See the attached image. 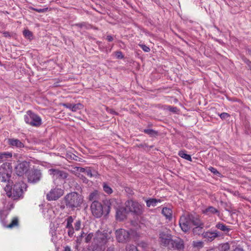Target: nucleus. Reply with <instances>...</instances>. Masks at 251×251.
Instances as JSON below:
<instances>
[{
	"mask_svg": "<svg viewBox=\"0 0 251 251\" xmlns=\"http://www.w3.org/2000/svg\"><path fill=\"white\" fill-rule=\"evenodd\" d=\"M26 184L23 181L16 183L12 187L6 185L4 189L7 197L13 200H18L24 197V193L26 191Z\"/></svg>",
	"mask_w": 251,
	"mask_h": 251,
	"instance_id": "1",
	"label": "nucleus"
},
{
	"mask_svg": "<svg viewBox=\"0 0 251 251\" xmlns=\"http://www.w3.org/2000/svg\"><path fill=\"white\" fill-rule=\"evenodd\" d=\"M66 207L74 210L80 207L83 202L82 196L77 192H73L67 194L63 198Z\"/></svg>",
	"mask_w": 251,
	"mask_h": 251,
	"instance_id": "2",
	"label": "nucleus"
},
{
	"mask_svg": "<svg viewBox=\"0 0 251 251\" xmlns=\"http://www.w3.org/2000/svg\"><path fill=\"white\" fill-rule=\"evenodd\" d=\"M110 202L106 201L103 205L99 201H93L90 208L93 215L97 218L101 217L103 215L107 216L110 211Z\"/></svg>",
	"mask_w": 251,
	"mask_h": 251,
	"instance_id": "3",
	"label": "nucleus"
},
{
	"mask_svg": "<svg viewBox=\"0 0 251 251\" xmlns=\"http://www.w3.org/2000/svg\"><path fill=\"white\" fill-rule=\"evenodd\" d=\"M12 167L10 163H3L0 167V179L2 182H7L9 184L13 182L10 180Z\"/></svg>",
	"mask_w": 251,
	"mask_h": 251,
	"instance_id": "4",
	"label": "nucleus"
},
{
	"mask_svg": "<svg viewBox=\"0 0 251 251\" xmlns=\"http://www.w3.org/2000/svg\"><path fill=\"white\" fill-rule=\"evenodd\" d=\"M25 122L32 126L39 127L42 124L41 118L31 110H28L24 116Z\"/></svg>",
	"mask_w": 251,
	"mask_h": 251,
	"instance_id": "5",
	"label": "nucleus"
},
{
	"mask_svg": "<svg viewBox=\"0 0 251 251\" xmlns=\"http://www.w3.org/2000/svg\"><path fill=\"white\" fill-rule=\"evenodd\" d=\"M125 204L128 213L130 212L135 215L142 213V207L138 202L131 200L126 201Z\"/></svg>",
	"mask_w": 251,
	"mask_h": 251,
	"instance_id": "6",
	"label": "nucleus"
},
{
	"mask_svg": "<svg viewBox=\"0 0 251 251\" xmlns=\"http://www.w3.org/2000/svg\"><path fill=\"white\" fill-rule=\"evenodd\" d=\"M159 236L161 245L168 248L173 240L171 230L167 228H163L160 230Z\"/></svg>",
	"mask_w": 251,
	"mask_h": 251,
	"instance_id": "7",
	"label": "nucleus"
},
{
	"mask_svg": "<svg viewBox=\"0 0 251 251\" xmlns=\"http://www.w3.org/2000/svg\"><path fill=\"white\" fill-rule=\"evenodd\" d=\"M30 163L29 162L24 161L18 163L15 166V173L19 176H27V172L30 171Z\"/></svg>",
	"mask_w": 251,
	"mask_h": 251,
	"instance_id": "8",
	"label": "nucleus"
},
{
	"mask_svg": "<svg viewBox=\"0 0 251 251\" xmlns=\"http://www.w3.org/2000/svg\"><path fill=\"white\" fill-rule=\"evenodd\" d=\"M107 242V236L104 234H100L97 236L93 239L92 247L93 250H102Z\"/></svg>",
	"mask_w": 251,
	"mask_h": 251,
	"instance_id": "9",
	"label": "nucleus"
},
{
	"mask_svg": "<svg viewBox=\"0 0 251 251\" xmlns=\"http://www.w3.org/2000/svg\"><path fill=\"white\" fill-rule=\"evenodd\" d=\"M42 176V174L40 170L33 168L27 172L26 176L28 182L34 184L40 180Z\"/></svg>",
	"mask_w": 251,
	"mask_h": 251,
	"instance_id": "10",
	"label": "nucleus"
},
{
	"mask_svg": "<svg viewBox=\"0 0 251 251\" xmlns=\"http://www.w3.org/2000/svg\"><path fill=\"white\" fill-rule=\"evenodd\" d=\"M64 194V191L61 188H54L51 189L47 194V200L49 201H56L60 198Z\"/></svg>",
	"mask_w": 251,
	"mask_h": 251,
	"instance_id": "11",
	"label": "nucleus"
},
{
	"mask_svg": "<svg viewBox=\"0 0 251 251\" xmlns=\"http://www.w3.org/2000/svg\"><path fill=\"white\" fill-rule=\"evenodd\" d=\"M116 238L119 242L125 243L129 241L130 232L124 229H120L116 231Z\"/></svg>",
	"mask_w": 251,
	"mask_h": 251,
	"instance_id": "12",
	"label": "nucleus"
},
{
	"mask_svg": "<svg viewBox=\"0 0 251 251\" xmlns=\"http://www.w3.org/2000/svg\"><path fill=\"white\" fill-rule=\"evenodd\" d=\"M116 209V219L119 221H123L126 218V215L128 211L126 210V206H118L115 207Z\"/></svg>",
	"mask_w": 251,
	"mask_h": 251,
	"instance_id": "13",
	"label": "nucleus"
},
{
	"mask_svg": "<svg viewBox=\"0 0 251 251\" xmlns=\"http://www.w3.org/2000/svg\"><path fill=\"white\" fill-rule=\"evenodd\" d=\"M191 222L188 220V215L185 216H182L179 221V225L182 231L187 232L190 229Z\"/></svg>",
	"mask_w": 251,
	"mask_h": 251,
	"instance_id": "14",
	"label": "nucleus"
},
{
	"mask_svg": "<svg viewBox=\"0 0 251 251\" xmlns=\"http://www.w3.org/2000/svg\"><path fill=\"white\" fill-rule=\"evenodd\" d=\"M50 174L52 175L56 179H66L68 174L64 171L58 169H51L49 170Z\"/></svg>",
	"mask_w": 251,
	"mask_h": 251,
	"instance_id": "15",
	"label": "nucleus"
},
{
	"mask_svg": "<svg viewBox=\"0 0 251 251\" xmlns=\"http://www.w3.org/2000/svg\"><path fill=\"white\" fill-rule=\"evenodd\" d=\"M168 248L176 249L179 251L182 250L184 249L183 241L180 238L175 240L173 239Z\"/></svg>",
	"mask_w": 251,
	"mask_h": 251,
	"instance_id": "16",
	"label": "nucleus"
},
{
	"mask_svg": "<svg viewBox=\"0 0 251 251\" xmlns=\"http://www.w3.org/2000/svg\"><path fill=\"white\" fill-rule=\"evenodd\" d=\"M202 236L207 242H212L216 238L221 236V233L217 230L213 232L206 231L202 233Z\"/></svg>",
	"mask_w": 251,
	"mask_h": 251,
	"instance_id": "17",
	"label": "nucleus"
},
{
	"mask_svg": "<svg viewBox=\"0 0 251 251\" xmlns=\"http://www.w3.org/2000/svg\"><path fill=\"white\" fill-rule=\"evenodd\" d=\"M188 220L191 222V224H192L193 225L196 226H202V224L203 223L199 218L198 215H196L195 214L190 213L188 214Z\"/></svg>",
	"mask_w": 251,
	"mask_h": 251,
	"instance_id": "18",
	"label": "nucleus"
},
{
	"mask_svg": "<svg viewBox=\"0 0 251 251\" xmlns=\"http://www.w3.org/2000/svg\"><path fill=\"white\" fill-rule=\"evenodd\" d=\"M8 144L12 148H22L24 147V144L20 140L16 138H9L7 141Z\"/></svg>",
	"mask_w": 251,
	"mask_h": 251,
	"instance_id": "19",
	"label": "nucleus"
},
{
	"mask_svg": "<svg viewBox=\"0 0 251 251\" xmlns=\"http://www.w3.org/2000/svg\"><path fill=\"white\" fill-rule=\"evenodd\" d=\"M215 227L223 231L224 233L226 235H229V232L231 231V229L228 226H226L222 223L219 222L216 225Z\"/></svg>",
	"mask_w": 251,
	"mask_h": 251,
	"instance_id": "20",
	"label": "nucleus"
},
{
	"mask_svg": "<svg viewBox=\"0 0 251 251\" xmlns=\"http://www.w3.org/2000/svg\"><path fill=\"white\" fill-rule=\"evenodd\" d=\"M203 213L208 215L216 214L219 216L220 214L219 211L213 206L208 207L203 211Z\"/></svg>",
	"mask_w": 251,
	"mask_h": 251,
	"instance_id": "21",
	"label": "nucleus"
},
{
	"mask_svg": "<svg viewBox=\"0 0 251 251\" xmlns=\"http://www.w3.org/2000/svg\"><path fill=\"white\" fill-rule=\"evenodd\" d=\"M162 214L166 217V219L171 220L172 218V210L170 208L164 207L162 210Z\"/></svg>",
	"mask_w": 251,
	"mask_h": 251,
	"instance_id": "22",
	"label": "nucleus"
},
{
	"mask_svg": "<svg viewBox=\"0 0 251 251\" xmlns=\"http://www.w3.org/2000/svg\"><path fill=\"white\" fill-rule=\"evenodd\" d=\"M99 198V195L98 191H94L91 193L88 196V200L90 201H98Z\"/></svg>",
	"mask_w": 251,
	"mask_h": 251,
	"instance_id": "23",
	"label": "nucleus"
},
{
	"mask_svg": "<svg viewBox=\"0 0 251 251\" xmlns=\"http://www.w3.org/2000/svg\"><path fill=\"white\" fill-rule=\"evenodd\" d=\"M178 155L182 157L187 160L192 161L191 156L189 154H188L186 153V151L184 150L180 151L178 152Z\"/></svg>",
	"mask_w": 251,
	"mask_h": 251,
	"instance_id": "24",
	"label": "nucleus"
},
{
	"mask_svg": "<svg viewBox=\"0 0 251 251\" xmlns=\"http://www.w3.org/2000/svg\"><path fill=\"white\" fill-rule=\"evenodd\" d=\"M85 174L90 177H92L93 176L97 177L99 176V174L97 171L94 170L93 172H92L90 168H87Z\"/></svg>",
	"mask_w": 251,
	"mask_h": 251,
	"instance_id": "25",
	"label": "nucleus"
},
{
	"mask_svg": "<svg viewBox=\"0 0 251 251\" xmlns=\"http://www.w3.org/2000/svg\"><path fill=\"white\" fill-rule=\"evenodd\" d=\"M229 249L230 245L227 242L220 244L218 247L219 251H228Z\"/></svg>",
	"mask_w": 251,
	"mask_h": 251,
	"instance_id": "26",
	"label": "nucleus"
},
{
	"mask_svg": "<svg viewBox=\"0 0 251 251\" xmlns=\"http://www.w3.org/2000/svg\"><path fill=\"white\" fill-rule=\"evenodd\" d=\"M160 200H157L156 199H150L146 201L147 206L150 207L151 206H155L158 202H160Z\"/></svg>",
	"mask_w": 251,
	"mask_h": 251,
	"instance_id": "27",
	"label": "nucleus"
},
{
	"mask_svg": "<svg viewBox=\"0 0 251 251\" xmlns=\"http://www.w3.org/2000/svg\"><path fill=\"white\" fill-rule=\"evenodd\" d=\"M19 225V219L17 217H14L11 222V223L6 226L4 225L6 227L12 228L16 226Z\"/></svg>",
	"mask_w": 251,
	"mask_h": 251,
	"instance_id": "28",
	"label": "nucleus"
},
{
	"mask_svg": "<svg viewBox=\"0 0 251 251\" xmlns=\"http://www.w3.org/2000/svg\"><path fill=\"white\" fill-rule=\"evenodd\" d=\"M74 25L81 28L84 27L86 29H90L93 27V26L89 24L86 22L75 24Z\"/></svg>",
	"mask_w": 251,
	"mask_h": 251,
	"instance_id": "29",
	"label": "nucleus"
},
{
	"mask_svg": "<svg viewBox=\"0 0 251 251\" xmlns=\"http://www.w3.org/2000/svg\"><path fill=\"white\" fill-rule=\"evenodd\" d=\"M204 227V223L202 226H196L193 229V232L196 235H200L202 232V229Z\"/></svg>",
	"mask_w": 251,
	"mask_h": 251,
	"instance_id": "30",
	"label": "nucleus"
},
{
	"mask_svg": "<svg viewBox=\"0 0 251 251\" xmlns=\"http://www.w3.org/2000/svg\"><path fill=\"white\" fill-rule=\"evenodd\" d=\"M143 131L151 137L156 136L158 135V132L152 129H145Z\"/></svg>",
	"mask_w": 251,
	"mask_h": 251,
	"instance_id": "31",
	"label": "nucleus"
},
{
	"mask_svg": "<svg viewBox=\"0 0 251 251\" xmlns=\"http://www.w3.org/2000/svg\"><path fill=\"white\" fill-rule=\"evenodd\" d=\"M103 191L107 194H111L113 192L112 188L105 182L103 183Z\"/></svg>",
	"mask_w": 251,
	"mask_h": 251,
	"instance_id": "32",
	"label": "nucleus"
},
{
	"mask_svg": "<svg viewBox=\"0 0 251 251\" xmlns=\"http://www.w3.org/2000/svg\"><path fill=\"white\" fill-rule=\"evenodd\" d=\"M67 221V225L66 226V228H71L73 226L72 223L74 222V219L72 216H69L66 220Z\"/></svg>",
	"mask_w": 251,
	"mask_h": 251,
	"instance_id": "33",
	"label": "nucleus"
},
{
	"mask_svg": "<svg viewBox=\"0 0 251 251\" xmlns=\"http://www.w3.org/2000/svg\"><path fill=\"white\" fill-rule=\"evenodd\" d=\"M23 34L25 37L28 39L31 40L32 39L33 34L28 29H25L23 31Z\"/></svg>",
	"mask_w": 251,
	"mask_h": 251,
	"instance_id": "34",
	"label": "nucleus"
},
{
	"mask_svg": "<svg viewBox=\"0 0 251 251\" xmlns=\"http://www.w3.org/2000/svg\"><path fill=\"white\" fill-rule=\"evenodd\" d=\"M82 104L80 103L73 104L71 111H72L73 112H76L77 110L81 109L82 108Z\"/></svg>",
	"mask_w": 251,
	"mask_h": 251,
	"instance_id": "35",
	"label": "nucleus"
},
{
	"mask_svg": "<svg viewBox=\"0 0 251 251\" xmlns=\"http://www.w3.org/2000/svg\"><path fill=\"white\" fill-rule=\"evenodd\" d=\"M12 156V153L11 152H2L0 153V159H7L8 158L11 157Z\"/></svg>",
	"mask_w": 251,
	"mask_h": 251,
	"instance_id": "36",
	"label": "nucleus"
},
{
	"mask_svg": "<svg viewBox=\"0 0 251 251\" xmlns=\"http://www.w3.org/2000/svg\"><path fill=\"white\" fill-rule=\"evenodd\" d=\"M29 9L32 10L33 11H36L38 13H44V12H47L48 10V8H47V7L45 8L38 9V8H34L33 7H29Z\"/></svg>",
	"mask_w": 251,
	"mask_h": 251,
	"instance_id": "37",
	"label": "nucleus"
},
{
	"mask_svg": "<svg viewBox=\"0 0 251 251\" xmlns=\"http://www.w3.org/2000/svg\"><path fill=\"white\" fill-rule=\"evenodd\" d=\"M81 221L80 220H77L75 223L74 227L76 231L79 230L81 228Z\"/></svg>",
	"mask_w": 251,
	"mask_h": 251,
	"instance_id": "38",
	"label": "nucleus"
},
{
	"mask_svg": "<svg viewBox=\"0 0 251 251\" xmlns=\"http://www.w3.org/2000/svg\"><path fill=\"white\" fill-rule=\"evenodd\" d=\"M166 109L174 113H176L178 111L176 107H173L170 105L167 106Z\"/></svg>",
	"mask_w": 251,
	"mask_h": 251,
	"instance_id": "39",
	"label": "nucleus"
},
{
	"mask_svg": "<svg viewBox=\"0 0 251 251\" xmlns=\"http://www.w3.org/2000/svg\"><path fill=\"white\" fill-rule=\"evenodd\" d=\"M209 170L210 171L211 173H213L214 175L217 176H220L221 175V173L215 168L210 167L209 168Z\"/></svg>",
	"mask_w": 251,
	"mask_h": 251,
	"instance_id": "40",
	"label": "nucleus"
},
{
	"mask_svg": "<svg viewBox=\"0 0 251 251\" xmlns=\"http://www.w3.org/2000/svg\"><path fill=\"white\" fill-rule=\"evenodd\" d=\"M219 115L222 120H226L230 116L228 113L226 112L222 113Z\"/></svg>",
	"mask_w": 251,
	"mask_h": 251,
	"instance_id": "41",
	"label": "nucleus"
},
{
	"mask_svg": "<svg viewBox=\"0 0 251 251\" xmlns=\"http://www.w3.org/2000/svg\"><path fill=\"white\" fill-rule=\"evenodd\" d=\"M126 251H138L137 247L134 245H129L126 248Z\"/></svg>",
	"mask_w": 251,
	"mask_h": 251,
	"instance_id": "42",
	"label": "nucleus"
},
{
	"mask_svg": "<svg viewBox=\"0 0 251 251\" xmlns=\"http://www.w3.org/2000/svg\"><path fill=\"white\" fill-rule=\"evenodd\" d=\"M93 236V233H89V234L86 236V237H85V242L86 243H88L90 242L91 241V240H92Z\"/></svg>",
	"mask_w": 251,
	"mask_h": 251,
	"instance_id": "43",
	"label": "nucleus"
},
{
	"mask_svg": "<svg viewBox=\"0 0 251 251\" xmlns=\"http://www.w3.org/2000/svg\"><path fill=\"white\" fill-rule=\"evenodd\" d=\"M115 56L118 59H123L124 57L122 51H117L115 52Z\"/></svg>",
	"mask_w": 251,
	"mask_h": 251,
	"instance_id": "44",
	"label": "nucleus"
},
{
	"mask_svg": "<svg viewBox=\"0 0 251 251\" xmlns=\"http://www.w3.org/2000/svg\"><path fill=\"white\" fill-rule=\"evenodd\" d=\"M84 234V232L83 231H82L81 233V234L77 237L76 242L77 244H80L82 241V238L83 237V235Z\"/></svg>",
	"mask_w": 251,
	"mask_h": 251,
	"instance_id": "45",
	"label": "nucleus"
},
{
	"mask_svg": "<svg viewBox=\"0 0 251 251\" xmlns=\"http://www.w3.org/2000/svg\"><path fill=\"white\" fill-rule=\"evenodd\" d=\"M141 48L145 52H148L150 51V49L149 47L145 45H139Z\"/></svg>",
	"mask_w": 251,
	"mask_h": 251,
	"instance_id": "46",
	"label": "nucleus"
},
{
	"mask_svg": "<svg viewBox=\"0 0 251 251\" xmlns=\"http://www.w3.org/2000/svg\"><path fill=\"white\" fill-rule=\"evenodd\" d=\"M242 59L244 63L248 65L249 69L251 67V61L249 59L245 57Z\"/></svg>",
	"mask_w": 251,
	"mask_h": 251,
	"instance_id": "47",
	"label": "nucleus"
},
{
	"mask_svg": "<svg viewBox=\"0 0 251 251\" xmlns=\"http://www.w3.org/2000/svg\"><path fill=\"white\" fill-rule=\"evenodd\" d=\"M68 236L70 237H72L74 234L75 228H74V227H72L71 228H68Z\"/></svg>",
	"mask_w": 251,
	"mask_h": 251,
	"instance_id": "48",
	"label": "nucleus"
},
{
	"mask_svg": "<svg viewBox=\"0 0 251 251\" xmlns=\"http://www.w3.org/2000/svg\"><path fill=\"white\" fill-rule=\"evenodd\" d=\"M60 104L67 108L70 109L71 110L72 109L73 104L70 103H62Z\"/></svg>",
	"mask_w": 251,
	"mask_h": 251,
	"instance_id": "49",
	"label": "nucleus"
},
{
	"mask_svg": "<svg viewBox=\"0 0 251 251\" xmlns=\"http://www.w3.org/2000/svg\"><path fill=\"white\" fill-rule=\"evenodd\" d=\"M138 147L139 148H148L149 146L147 144H140L139 145H138ZM153 147V146H151L149 147V148L150 149H151Z\"/></svg>",
	"mask_w": 251,
	"mask_h": 251,
	"instance_id": "50",
	"label": "nucleus"
},
{
	"mask_svg": "<svg viewBox=\"0 0 251 251\" xmlns=\"http://www.w3.org/2000/svg\"><path fill=\"white\" fill-rule=\"evenodd\" d=\"M232 251H244V249L240 246H237Z\"/></svg>",
	"mask_w": 251,
	"mask_h": 251,
	"instance_id": "51",
	"label": "nucleus"
},
{
	"mask_svg": "<svg viewBox=\"0 0 251 251\" xmlns=\"http://www.w3.org/2000/svg\"><path fill=\"white\" fill-rule=\"evenodd\" d=\"M106 39L108 42H112L113 40V38L111 35H107Z\"/></svg>",
	"mask_w": 251,
	"mask_h": 251,
	"instance_id": "52",
	"label": "nucleus"
},
{
	"mask_svg": "<svg viewBox=\"0 0 251 251\" xmlns=\"http://www.w3.org/2000/svg\"><path fill=\"white\" fill-rule=\"evenodd\" d=\"M86 169H87V168H84L80 167V168H79L78 169V170L80 172H81V173H85Z\"/></svg>",
	"mask_w": 251,
	"mask_h": 251,
	"instance_id": "53",
	"label": "nucleus"
},
{
	"mask_svg": "<svg viewBox=\"0 0 251 251\" xmlns=\"http://www.w3.org/2000/svg\"><path fill=\"white\" fill-rule=\"evenodd\" d=\"M110 113L112 114H114V115H118V113L116 112L115 111H114L113 109H109V111H108Z\"/></svg>",
	"mask_w": 251,
	"mask_h": 251,
	"instance_id": "54",
	"label": "nucleus"
},
{
	"mask_svg": "<svg viewBox=\"0 0 251 251\" xmlns=\"http://www.w3.org/2000/svg\"><path fill=\"white\" fill-rule=\"evenodd\" d=\"M106 251H115L114 246H112L108 248Z\"/></svg>",
	"mask_w": 251,
	"mask_h": 251,
	"instance_id": "55",
	"label": "nucleus"
},
{
	"mask_svg": "<svg viewBox=\"0 0 251 251\" xmlns=\"http://www.w3.org/2000/svg\"><path fill=\"white\" fill-rule=\"evenodd\" d=\"M63 251H71V248L69 246H67L64 248Z\"/></svg>",
	"mask_w": 251,
	"mask_h": 251,
	"instance_id": "56",
	"label": "nucleus"
},
{
	"mask_svg": "<svg viewBox=\"0 0 251 251\" xmlns=\"http://www.w3.org/2000/svg\"><path fill=\"white\" fill-rule=\"evenodd\" d=\"M3 34L4 35V36L5 37H10V36L9 32H7V31L4 32L3 33Z\"/></svg>",
	"mask_w": 251,
	"mask_h": 251,
	"instance_id": "57",
	"label": "nucleus"
},
{
	"mask_svg": "<svg viewBox=\"0 0 251 251\" xmlns=\"http://www.w3.org/2000/svg\"><path fill=\"white\" fill-rule=\"evenodd\" d=\"M152 1H154L158 5H159L160 4V2L159 0H152Z\"/></svg>",
	"mask_w": 251,
	"mask_h": 251,
	"instance_id": "58",
	"label": "nucleus"
},
{
	"mask_svg": "<svg viewBox=\"0 0 251 251\" xmlns=\"http://www.w3.org/2000/svg\"><path fill=\"white\" fill-rule=\"evenodd\" d=\"M66 207V204H62V205H61V206H60V208H61V209H64L65 208V207Z\"/></svg>",
	"mask_w": 251,
	"mask_h": 251,
	"instance_id": "59",
	"label": "nucleus"
},
{
	"mask_svg": "<svg viewBox=\"0 0 251 251\" xmlns=\"http://www.w3.org/2000/svg\"><path fill=\"white\" fill-rule=\"evenodd\" d=\"M202 244V243L201 242H199L197 243V244L196 245V246H201Z\"/></svg>",
	"mask_w": 251,
	"mask_h": 251,
	"instance_id": "60",
	"label": "nucleus"
},
{
	"mask_svg": "<svg viewBox=\"0 0 251 251\" xmlns=\"http://www.w3.org/2000/svg\"><path fill=\"white\" fill-rule=\"evenodd\" d=\"M248 51L250 54H251V49H248Z\"/></svg>",
	"mask_w": 251,
	"mask_h": 251,
	"instance_id": "61",
	"label": "nucleus"
},
{
	"mask_svg": "<svg viewBox=\"0 0 251 251\" xmlns=\"http://www.w3.org/2000/svg\"><path fill=\"white\" fill-rule=\"evenodd\" d=\"M249 70L251 71V67L249 68Z\"/></svg>",
	"mask_w": 251,
	"mask_h": 251,
	"instance_id": "62",
	"label": "nucleus"
}]
</instances>
